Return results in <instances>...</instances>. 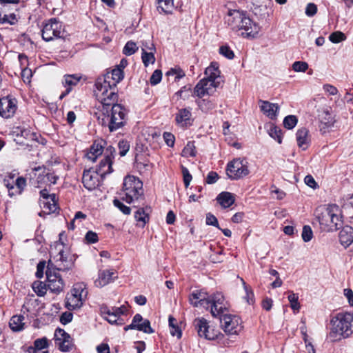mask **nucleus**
<instances>
[{
	"mask_svg": "<svg viewBox=\"0 0 353 353\" xmlns=\"http://www.w3.org/2000/svg\"><path fill=\"white\" fill-rule=\"evenodd\" d=\"M162 78V72L160 70H156L152 73V76L150 79V82L151 85H155L158 84Z\"/></svg>",
	"mask_w": 353,
	"mask_h": 353,
	"instance_id": "58",
	"label": "nucleus"
},
{
	"mask_svg": "<svg viewBox=\"0 0 353 353\" xmlns=\"http://www.w3.org/2000/svg\"><path fill=\"white\" fill-rule=\"evenodd\" d=\"M221 72L219 69V64L212 62L205 70V79L213 81H219Z\"/></svg>",
	"mask_w": 353,
	"mask_h": 353,
	"instance_id": "31",
	"label": "nucleus"
},
{
	"mask_svg": "<svg viewBox=\"0 0 353 353\" xmlns=\"http://www.w3.org/2000/svg\"><path fill=\"white\" fill-rule=\"evenodd\" d=\"M57 179L58 176L54 174L53 173H47L46 175L43 176L39 175L37 178V182L38 183H41L42 181L46 179L47 181L49 182L50 184H55Z\"/></svg>",
	"mask_w": 353,
	"mask_h": 353,
	"instance_id": "46",
	"label": "nucleus"
},
{
	"mask_svg": "<svg viewBox=\"0 0 353 353\" xmlns=\"http://www.w3.org/2000/svg\"><path fill=\"white\" fill-rule=\"evenodd\" d=\"M41 203L44 213L51 214L55 212L57 209L55 199L52 200L41 201Z\"/></svg>",
	"mask_w": 353,
	"mask_h": 353,
	"instance_id": "39",
	"label": "nucleus"
},
{
	"mask_svg": "<svg viewBox=\"0 0 353 353\" xmlns=\"http://www.w3.org/2000/svg\"><path fill=\"white\" fill-rule=\"evenodd\" d=\"M6 6L0 2V23L13 24L16 20V16L14 13L6 14Z\"/></svg>",
	"mask_w": 353,
	"mask_h": 353,
	"instance_id": "33",
	"label": "nucleus"
},
{
	"mask_svg": "<svg viewBox=\"0 0 353 353\" xmlns=\"http://www.w3.org/2000/svg\"><path fill=\"white\" fill-rule=\"evenodd\" d=\"M119 154L124 157L130 150V143L126 140H121L118 143Z\"/></svg>",
	"mask_w": 353,
	"mask_h": 353,
	"instance_id": "49",
	"label": "nucleus"
},
{
	"mask_svg": "<svg viewBox=\"0 0 353 353\" xmlns=\"http://www.w3.org/2000/svg\"><path fill=\"white\" fill-rule=\"evenodd\" d=\"M113 204L124 214L129 215L131 213L130 208L124 205L120 200L117 199H114Z\"/></svg>",
	"mask_w": 353,
	"mask_h": 353,
	"instance_id": "47",
	"label": "nucleus"
},
{
	"mask_svg": "<svg viewBox=\"0 0 353 353\" xmlns=\"http://www.w3.org/2000/svg\"><path fill=\"white\" fill-rule=\"evenodd\" d=\"M54 336L57 343L61 342L67 339H70V336L61 328H57L55 330Z\"/></svg>",
	"mask_w": 353,
	"mask_h": 353,
	"instance_id": "51",
	"label": "nucleus"
},
{
	"mask_svg": "<svg viewBox=\"0 0 353 353\" xmlns=\"http://www.w3.org/2000/svg\"><path fill=\"white\" fill-rule=\"evenodd\" d=\"M302 239L305 242L310 241L313 237L312 228L309 225H304L302 230Z\"/></svg>",
	"mask_w": 353,
	"mask_h": 353,
	"instance_id": "50",
	"label": "nucleus"
},
{
	"mask_svg": "<svg viewBox=\"0 0 353 353\" xmlns=\"http://www.w3.org/2000/svg\"><path fill=\"white\" fill-rule=\"evenodd\" d=\"M269 135L276 140L279 143H282V131L275 125H271L268 130Z\"/></svg>",
	"mask_w": 353,
	"mask_h": 353,
	"instance_id": "42",
	"label": "nucleus"
},
{
	"mask_svg": "<svg viewBox=\"0 0 353 353\" xmlns=\"http://www.w3.org/2000/svg\"><path fill=\"white\" fill-rule=\"evenodd\" d=\"M309 131L305 128H301L296 132V137L297 144L299 147L305 149L309 143Z\"/></svg>",
	"mask_w": 353,
	"mask_h": 353,
	"instance_id": "29",
	"label": "nucleus"
},
{
	"mask_svg": "<svg viewBox=\"0 0 353 353\" xmlns=\"http://www.w3.org/2000/svg\"><path fill=\"white\" fill-rule=\"evenodd\" d=\"M329 39L332 43H337L345 40V36L341 32H335L330 35Z\"/></svg>",
	"mask_w": 353,
	"mask_h": 353,
	"instance_id": "57",
	"label": "nucleus"
},
{
	"mask_svg": "<svg viewBox=\"0 0 353 353\" xmlns=\"http://www.w3.org/2000/svg\"><path fill=\"white\" fill-rule=\"evenodd\" d=\"M48 263L46 272L48 280V288L52 292L59 293L64 288V282L59 273L55 270H52Z\"/></svg>",
	"mask_w": 353,
	"mask_h": 353,
	"instance_id": "13",
	"label": "nucleus"
},
{
	"mask_svg": "<svg viewBox=\"0 0 353 353\" xmlns=\"http://www.w3.org/2000/svg\"><path fill=\"white\" fill-rule=\"evenodd\" d=\"M317 12V7L313 3H310L305 8V14L308 17H313Z\"/></svg>",
	"mask_w": 353,
	"mask_h": 353,
	"instance_id": "63",
	"label": "nucleus"
},
{
	"mask_svg": "<svg viewBox=\"0 0 353 353\" xmlns=\"http://www.w3.org/2000/svg\"><path fill=\"white\" fill-rule=\"evenodd\" d=\"M288 301L290 303V305L292 310H299L300 308V305L298 302V296L297 294L291 292L290 295L288 296Z\"/></svg>",
	"mask_w": 353,
	"mask_h": 353,
	"instance_id": "53",
	"label": "nucleus"
},
{
	"mask_svg": "<svg viewBox=\"0 0 353 353\" xmlns=\"http://www.w3.org/2000/svg\"><path fill=\"white\" fill-rule=\"evenodd\" d=\"M126 307L122 305L119 307H112L111 309L105 307L101 310L103 318L110 324L121 325L124 323L121 315L125 314Z\"/></svg>",
	"mask_w": 353,
	"mask_h": 353,
	"instance_id": "14",
	"label": "nucleus"
},
{
	"mask_svg": "<svg viewBox=\"0 0 353 353\" xmlns=\"http://www.w3.org/2000/svg\"><path fill=\"white\" fill-rule=\"evenodd\" d=\"M225 21L232 30H243L241 34L246 37H254L260 30L259 26L253 23L245 13L237 10H230Z\"/></svg>",
	"mask_w": 353,
	"mask_h": 353,
	"instance_id": "2",
	"label": "nucleus"
},
{
	"mask_svg": "<svg viewBox=\"0 0 353 353\" xmlns=\"http://www.w3.org/2000/svg\"><path fill=\"white\" fill-rule=\"evenodd\" d=\"M242 281H243V285L244 290H245V296L244 298L246 299V301L248 302V303L252 304L254 303V293H253V291H252V290L249 286H248L245 284V283L244 282L243 280H242Z\"/></svg>",
	"mask_w": 353,
	"mask_h": 353,
	"instance_id": "52",
	"label": "nucleus"
},
{
	"mask_svg": "<svg viewBox=\"0 0 353 353\" xmlns=\"http://www.w3.org/2000/svg\"><path fill=\"white\" fill-rule=\"evenodd\" d=\"M259 103L261 110L271 119H276L279 107L276 103H270L268 101L260 100Z\"/></svg>",
	"mask_w": 353,
	"mask_h": 353,
	"instance_id": "24",
	"label": "nucleus"
},
{
	"mask_svg": "<svg viewBox=\"0 0 353 353\" xmlns=\"http://www.w3.org/2000/svg\"><path fill=\"white\" fill-rule=\"evenodd\" d=\"M17 137L20 144L29 145L28 142L20 140L19 138H23L26 141H37L38 135L37 134L32 132L30 129L24 128L20 130V133L17 134Z\"/></svg>",
	"mask_w": 353,
	"mask_h": 353,
	"instance_id": "30",
	"label": "nucleus"
},
{
	"mask_svg": "<svg viewBox=\"0 0 353 353\" xmlns=\"http://www.w3.org/2000/svg\"><path fill=\"white\" fill-rule=\"evenodd\" d=\"M117 278V272L114 270H104L99 271V277L95 280L97 287L102 288L114 281Z\"/></svg>",
	"mask_w": 353,
	"mask_h": 353,
	"instance_id": "21",
	"label": "nucleus"
},
{
	"mask_svg": "<svg viewBox=\"0 0 353 353\" xmlns=\"http://www.w3.org/2000/svg\"><path fill=\"white\" fill-rule=\"evenodd\" d=\"M41 35L43 40L50 41L63 35L61 23L55 18L50 19L43 27Z\"/></svg>",
	"mask_w": 353,
	"mask_h": 353,
	"instance_id": "7",
	"label": "nucleus"
},
{
	"mask_svg": "<svg viewBox=\"0 0 353 353\" xmlns=\"http://www.w3.org/2000/svg\"><path fill=\"white\" fill-rule=\"evenodd\" d=\"M17 110L16 100L10 97L0 98V116L10 118Z\"/></svg>",
	"mask_w": 353,
	"mask_h": 353,
	"instance_id": "16",
	"label": "nucleus"
},
{
	"mask_svg": "<svg viewBox=\"0 0 353 353\" xmlns=\"http://www.w3.org/2000/svg\"><path fill=\"white\" fill-rule=\"evenodd\" d=\"M248 163L241 159H236L230 161L227 165V174L232 180H238L249 174Z\"/></svg>",
	"mask_w": 353,
	"mask_h": 353,
	"instance_id": "8",
	"label": "nucleus"
},
{
	"mask_svg": "<svg viewBox=\"0 0 353 353\" xmlns=\"http://www.w3.org/2000/svg\"><path fill=\"white\" fill-rule=\"evenodd\" d=\"M341 223H342V220H341V211H340L339 206L337 205V212H334V214H333L332 219V224H331L330 228H327V231L330 232V231H334V230H339L341 225Z\"/></svg>",
	"mask_w": 353,
	"mask_h": 353,
	"instance_id": "36",
	"label": "nucleus"
},
{
	"mask_svg": "<svg viewBox=\"0 0 353 353\" xmlns=\"http://www.w3.org/2000/svg\"><path fill=\"white\" fill-rule=\"evenodd\" d=\"M103 147L99 143H94L90 148V151L86 154L87 158L94 162L99 156L103 153Z\"/></svg>",
	"mask_w": 353,
	"mask_h": 353,
	"instance_id": "34",
	"label": "nucleus"
},
{
	"mask_svg": "<svg viewBox=\"0 0 353 353\" xmlns=\"http://www.w3.org/2000/svg\"><path fill=\"white\" fill-rule=\"evenodd\" d=\"M330 336L335 339H345L353 333V314L339 312L332 321Z\"/></svg>",
	"mask_w": 353,
	"mask_h": 353,
	"instance_id": "4",
	"label": "nucleus"
},
{
	"mask_svg": "<svg viewBox=\"0 0 353 353\" xmlns=\"http://www.w3.org/2000/svg\"><path fill=\"white\" fill-rule=\"evenodd\" d=\"M57 247H61L59 248L58 253L54 256V263L50 260V267L52 270L56 271H67L71 270L74 266V259L68 250L63 249V243L57 245Z\"/></svg>",
	"mask_w": 353,
	"mask_h": 353,
	"instance_id": "6",
	"label": "nucleus"
},
{
	"mask_svg": "<svg viewBox=\"0 0 353 353\" xmlns=\"http://www.w3.org/2000/svg\"><path fill=\"white\" fill-rule=\"evenodd\" d=\"M99 175L96 171L85 170L82 176V183L88 190H94L99 184Z\"/></svg>",
	"mask_w": 353,
	"mask_h": 353,
	"instance_id": "20",
	"label": "nucleus"
},
{
	"mask_svg": "<svg viewBox=\"0 0 353 353\" xmlns=\"http://www.w3.org/2000/svg\"><path fill=\"white\" fill-rule=\"evenodd\" d=\"M211 304V314L213 316H222L221 314L227 309L225 299L221 293H216L212 296H210Z\"/></svg>",
	"mask_w": 353,
	"mask_h": 353,
	"instance_id": "15",
	"label": "nucleus"
},
{
	"mask_svg": "<svg viewBox=\"0 0 353 353\" xmlns=\"http://www.w3.org/2000/svg\"><path fill=\"white\" fill-rule=\"evenodd\" d=\"M57 344L62 352H69L73 346L71 342V338L67 339L61 342H59Z\"/></svg>",
	"mask_w": 353,
	"mask_h": 353,
	"instance_id": "59",
	"label": "nucleus"
},
{
	"mask_svg": "<svg viewBox=\"0 0 353 353\" xmlns=\"http://www.w3.org/2000/svg\"><path fill=\"white\" fill-rule=\"evenodd\" d=\"M191 92V85H187L182 87L181 90L176 92V94L180 97V98L186 99L190 97Z\"/></svg>",
	"mask_w": 353,
	"mask_h": 353,
	"instance_id": "55",
	"label": "nucleus"
},
{
	"mask_svg": "<svg viewBox=\"0 0 353 353\" xmlns=\"http://www.w3.org/2000/svg\"><path fill=\"white\" fill-rule=\"evenodd\" d=\"M99 241L98 235L93 231H88L85 236V241L88 244L95 243Z\"/></svg>",
	"mask_w": 353,
	"mask_h": 353,
	"instance_id": "54",
	"label": "nucleus"
},
{
	"mask_svg": "<svg viewBox=\"0 0 353 353\" xmlns=\"http://www.w3.org/2000/svg\"><path fill=\"white\" fill-rule=\"evenodd\" d=\"M101 104L104 115L101 122L103 125H107L110 132H114L125 125L127 111L123 106L117 102L110 105Z\"/></svg>",
	"mask_w": 353,
	"mask_h": 353,
	"instance_id": "3",
	"label": "nucleus"
},
{
	"mask_svg": "<svg viewBox=\"0 0 353 353\" xmlns=\"http://www.w3.org/2000/svg\"><path fill=\"white\" fill-rule=\"evenodd\" d=\"M219 85L220 81H213L204 78L197 83L194 89L193 94L199 98H202L205 95L211 96L215 92Z\"/></svg>",
	"mask_w": 353,
	"mask_h": 353,
	"instance_id": "10",
	"label": "nucleus"
},
{
	"mask_svg": "<svg viewBox=\"0 0 353 353\" xmlns=\"http://www.w3.org/2000/svg\"><path fill=\"white\" fill-rule=\"evenodd\" d=\"M138 50L137 44L133 41H128L123 48V53L127 56H130Z\"/></svg>",
	"mask_w": 353,
	"mask_h": 353,
	"instance_id": "44",
	"label": "nucleus"
},
{
	"mask_svg": "<svg viewBox=\"0 0 353 353\" xmlns=\"http://www.w3.org/2000/svg\"><path fill=\"white\" fill-rule=\"evenodd\" d=\"M163 139H164L165 143L169 147H173L174 146V141H175V137H174V136L172 133L165 132L163 133Z\"/></svg>",
	"mask_w": 353,
	"mask_h": 353,
	"instance_id": "62",
	"label": "nucleus"
},
{
	"mask_svg": "<svg viewBox=\"0 0 353 353\" xmlns=\"http://www.w3.org/2000/svg\"><path fill=\"white\" fill-rule=\"evenodd\" d=\"M219 179V175L216 172H210L205 179V182L208 184H213Z\"/></svg>",
	"mask_w": 353,
	"mask_h": 353,
	"instance_id": "64",
	"label": "nucleus"
},
{
	"mask_svg": "<svg viewBox=\"0 0 353 353\" xmlns=\"http://www.w3.org/2000/svg\"><path fill=\"white\" fill-rule=\"evenodd\" d=\"M297 118L294 115H288L283 120V125L285 128L291 130L294 128L297 123Z\"/></svg>",
	"mask_w": 353,
	"mask_h": 353,
	"instance_id": "43",
	"label": "nucleus"
},
{
	"mask_svg": "<svg viewBox=\"0 0 353 353\" xmlns=\"http://www.w3.org/2000/svg\"><path fill=\"white\" fill-rule=\"evenodd\" d=\"M318 118L319 120V128L322 134L328 132L334 123V119L332 117L328 108H323L321 111H319Z\"/></svg>",
	"mask_w": 353,
	"mask_h": 353,
	"instance_id": "19",
	"label": "nucleus"
},
{
	"mask_svg": "<svg viewBox=\"0 0 353 353\" xmlns=\"http://www.w3.org/2000/svg\"><path fill=\"white\" fill-rule=\"evenodd\" d=\"M138 330L147 334H152L154 332L150 326V322L148 319H145L141 324H138Z\"/></svg>",
	"mask_w": 353,
	"mask_h": 353,
	"instance_id": "48",
	"label": "nucleus"
},
{
	"mask_svg": "<svg viewBox=\"0 0 353 353\" xmlns=\"http://www.w3.org/2000/svg\"><path fill=\"white\" fill-rule=\"evenodd\" d=\"M134 218L139 223V225L142 228H143L149 221V216L143 208H139L135 212Z\"/></svg>",
	"mask_w": 353,
	"mask_h": 353,
	"instance_id": "37",
	"label": "nucleus"
},
{
	"mask_svg": "<svg viewBox=\"0 0 353 353\" xmlns=\"http://www.w3.org/2000/svg\"><path fill=\"white\" fill-rule=\"evenodd\" d=\"M47 286L44 283L37 281L32 283V289L34 292L39 296H43L46 294L47 291Z\"/></svg>",
	"mask_w": 353,
	"mask_h": 353,
	"instance_id": "41",
	"label": "nucleus"
},
{
	"mask_svg": "<svg viewBox=\"0 0 353 353\" xmlns=\"http://www.w3.org/2000/svg\"><path fill=\"white\" fill-rule=\"evenodd\" d=\"M220 321L224 331L230 334H237L241 330V320L237 316L223 314Z\"/></svg>",
	"mask_w": 353,
	"mask_h": 353,
	"instance_id": "12",
	"label": "nucleus"
},
{
	"mask_svg": "<svg viewBox=\"0 0 353 353\" xmlns=\"http://www.w3.org/2000/svg\"><path fill=\"white\" fill-rule=\"evenodd\" d=\"M158 8L165 13H171L174 8V0H157Z\"/></svg>",
	"mask_w": 353,
	"mask_h": 353,
	"instance_id": "40",
	"label": "nucleus"
},
{
	"mask_svg": "<svg viewBox=\"0 0 353 353\" xmlns=\"http://www.w3.org/2000/svg\"><path fill=\"white\" fill-rule=\"evenodd\" d=\"M292 68L296 72H305L308 68V65L306 62L295 61L292 64Z\"/></svg>",
	"mask_w": 353,
	"mask_h": 353,
	"instance_id": "60",
	"label": "nucleus"
},
{
	"mask_svg": "<svg viewBox=\"0 0 353 353\" xmlns=\"http://www.w3.org/2000/svg\"><path fill=\"white\" fill-rule=\"evenodd\" d=\"M156 50L152 43L150 46H145L142 48L141 59L145 67L149 64H153L155 62L154 52Z\"/></svg>",
	"mask_w": 353,
	"mask_h": 353,
	"instance_id": "25",
	"label": "nucleus"
},
{
	"mask_svg": "<svg viewBox=\"0 0 353 353\" xmlns=\"http://www.w3.org/2000/svg\"><path fill=\"white\" fill-rule=\"evenodd\" d=\"M80 77L76 74H68L64 76V81L63 84L66 90L60 95V99H62L65 97L72 90V87L76 85L79 81Z\"/></svg>",
	"mask_w": 353,
	"mask_h": 353,
	"instance_id": "27",
	"label": "nucleus"
},
{
	"mask_svg": "<svg viewBox=\"0 0 353 353\" xmlns=\"http://www.w3.org/2000/svg\"><path fill=\"white\" fill-rule=\"evenodd\" d=\"M9 326L13 332H20L24 329V316L23 315L13 316L9 322Z\"/></svg>",
	"mask_w": 353,
	"mask_h": 353,
	"instance_id": "32",
	"label": "nucleus"
},
{
	"mask_svg": "<svg viewBox=\"0 0 353 353\" xmlns=\"http://www.w3.org/2000/svg\"><path fill=\"white\" fill-rule=\"evenodd\" d=\"M219 53L228 59H232L234 57L233 51L227 46H221Z\"/></svg>",
	"mask_w": 353,
	"mask_h": 353,
	"instance_id": "56",
	"label": "nucleus"
},
{
	"mask_svg": "<svg viewBox=\"0 0 353 353\" xmlns=\"http://www.w3.org/2000/svg\"><path fill=\"white\" fill-rule=\"evenodd\" d=\"M48 341L46 337L37 339L34 342V347H29L28 348H35V350H42L48 347Z\"/></svg>",
	"mask_w": 353,
	"mask_h": 353,
	"instance_id": "45",
	"label": "nucleus"
},
{
	"mask_svg": "<svg viewBox=\"0 0 353 353\" xmlns=\"http://www.w3.org/2000/svg\"><path fill=\"white\" fill-rule=\"evenodd\" d=\"M216 201L223 208H228L234 203L235 199L232 193L223 192L216 196Z\"/></svg>",
	"mask_w": 353,
	"mask_h": 353,
	"instance_id": "28",
	"label": "nucleus"
},
{
	"mask_svg": "<svg viewBox=\"0 0 353 353\" xmlns=\"http://www.w3.org/2000/svg\"><path fill=\"white\" fill-rule=\"evenodd\" d=\"M88 292L81 285H76L65 299V307L69 310L79 308L83 305V297Z\"/></svg>",
	"mask_w": 353,
	"mask_h": 353,
	"instance_id": "9",
	"label": "nucleus"
},
{
	"mask_svg": "<svg viewBox=\"0 0 353 353\" xmlns=\"http://www.w3.org/2000/svg\"><path fill=\"white\" fill-rule=\"evenodd\" d=\"M194 324L200 337H203L208 340L214 339V335L210 332L207 320L204 318L196 319L194 320Z\"/></svg>",
	"mask_w": 353,
	"mask_h": 353,
	"instance_id": "22",
	"label": "nucleus"
},
{
	"mask_svg": "<svg viewBox=\"0 0 353 353\" xmlns=\"http://www.w3.org/2000/svg\"><path fill=\"white\" fill-rule=\"evenodd\" d=\"M197 103L200 110L204 112H208L213 110L216 105L214 100L210 99L209 98L199 100Z\"/></svg>",
	"mask_w": 353,
	"mask_h": 353,
	"instance_id": "35",
	"label": "nucleus"
},
{
	"mask_svg": "<svg viewBox=\"0 0 353 353\" xmlns=\"http://www.w3.org/2000/svg\"><path fill=\"white\" fill-rule=\"evenodd\" d=\"M114 153H115L114 148L111 145L108 146L105 150L103 158L101 160L96 168V172L102 178L106 174L113 172L112 163L114 158Z\"/></svg>",
	"mask_w": 353,
	"mask_h": 353,
	"instance_id": "11",
	"label": "nucleus"
},
{
	"mask_svg": "<svg viewBox=\"0 0 353 353\" xmlns=\"http://www.w3.org/2000/svg\"><path fill=\"white\" fill-rule=\"evenodd\" d=\"M189 301L194 307L201 305L208 307L210 300L207 292L203 290H195L190 295Z\"/></svg>",
	"mask_w": 353,
	"mask_h": 353,
	"instance_id": "18",
	"label": "nucleus"
},
{
	"mask_svg": "<svg viewBox=\"0 0 353 353\" xmlns=\"http://www.w3.org/2000/svg\"><path fill=\"white\" fill-rule=\"evenodd\" d=\"M182 174L183 176V182L185 188L190 185L192 181V175L190 174L189 170L187 168L182 166Z\"/></svg>",
	"mask_w": 353,
	"mask_h": 353,
	"instance_id": "61",
	"label": "nucleus"
},
{
	"mask_svg": "<svg viewBox=\"0 0 353 353\" xmlns=\"http://www.w3.org/2000/svg\"><path fill=\"white\" fill-rule=\"evenodd\" d=\"M123 79V71L116 67L108 72L103 77L97 79L95 83L94 94L101 103L110 105L117 101V84Z\"/></svg>",
	"mask_w": 353,
	"mask_h": 353,
	"instance_id": "1",
	"label": "nucleus"
},
{
	"mask_svg": "<svg viewBox=\"0 0 353 353\" xmlns=\"http://www.w3.org/2000/svg\"><path fill=\"white\" fill-rule=\"evenodd\" d=\"M339 241L342 245L347 248L350 245L353 241V228L346 225L339 232Z\"/></svg>",
	"mask_w": 353,
	"mask_h": 353,
	"instance_id": "26",
	"label": "nucleus"
},
{
	"mask_svg": "<svg viewBox=\"0 0 353 353\" xmlns=\"http://www.w3.org/2000/svg\"><path fill=\"white\" fill-rule=\"evenodd\" d=\"M175 121L178 125L182 127L191 125L193 121L191 108H181L179 110L176 114Z\"/></svg>",
	"mask_w": 353,
	"mask_h": 353,
	"instance_id": "23",
	"label": "nucleus"
},
{
	"mask_svg": "<svg viewBox=\"0 0 353 353\" xmlns=\"http://www.w3.org/2000/svg\"><path fill=\"white\" fill-rule=\"evenodd\" d=\"M121 199L128 203H132L143 199V183L134 176L125 177L121 192Z\"/></svg>",
	"mask_w": 353,
	"mask_h": 353,
	"instance_id": "5",
	"label": "nucleus"
},
{
	"mask_svg": "<svg viewBox=\"0 0 353 353\" xmlns=\"http://www.w3.org/2000/svg\"><path fill=\"white\" fill-rule=\"evenodd\" d=\"M196 154L194 141H188L182 150L181 155L184 157H194Z\"/></svg>",
	"mask_w": 353,
	"mask_h": 353,
	"instance_id": "38",
	"label": "nucleus"
},
{
	"mask_svg": "<svg viewBox=\"0 0 353 353\" xmlns=\"http://www.w3.org/2000/svg\"><path fill=\"white\" fill-rule=\"evenodd\" d=\"M334 212H337V205L332 204L329 205L318 215L319 222L324 230L327 231V228H330L332 216L334 214Z\"/></svg>",
	"mask_w": 353,
	"mask_h": 353,
	"instance_id": "17",
	"label": "nucleus"
}]
</instances>
